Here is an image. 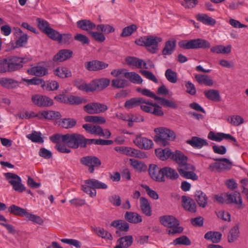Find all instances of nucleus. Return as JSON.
Here are the masks:
<instances>
[{
  "label": "nucleus",
  "mask_w": 248,
  "mask_h": 248,
  "mask_svg": "<svg viewBox=\"0 0 248 248\" xmlns=\"http://www.w3.org/2000/svg\"><path fill=\"white\" fill-rule=\"evenodd\" d=\"M239 230L238 225L233 226L230 231L228 235V241L230 243L233 242L239 237Z\"/></svg>",
  "instance_id": "46"
},
{
  "label": "nucleus",
  "mask_w": 248,
  "mask_h": 248,
  "mask_svg": "<svg viewBox=\"0 0 248 248\" xmlns=\"http://www.w3.org/2000/svg\"><path fill=\"white\" fill-rule=\"evenodd\" d=\"M31 61L27 58L10 56L5 58H0V73H11L20 71L24 64Z\"/></svg>",
  "instance_id": "2"
},
{
  "label": "nucleus",
  "mask_w": 248,
  "mask_h": 248,
  "mask_svg": "<svg viewBox=\"0 0 248 248\" xmlns=\"http://www.w3.org/2000/svg\"><path fill=\"white\" fill-rule=\"evenodd\" d=\"M208 138L211 140L218 142L222 141L223 139H226L236 142V140L234 137L230 134L223 133H217L216 134L213 131H210L208 135Z\"/></svg>",
  "instance_id": "16"
},
{
  "label": "nucleus",
  "mask_w": 248,
  "mask_h": 248,
  "mask_svg": "<svg viewBox=\"0 0 248 248\" xmlns=\"http://www.w3.org/2000/svg\"><path fill=\"white\" fill-rule=\"evenodd\" d=\"M134 143L140 149L144 150L151 149L154 145L152 140L140 136L136 137L134 140Z\"/></svg>",
  "instance_id": "15"
},
{
  "label": "nucleus",
  "mask_w": 248,
  "mask_h": 248,
  "mask_svg": "<svg viewBox=\"0 0 248 248\" xmlns=\"http://www.w3.org/2000/svg\"><path fill=\"white\" fill-rule=\"evenodd\" d=\"M182 205L186 211L191 213H195L197 211V205L193 199L186 196H182Z\"/></svg>",
  "instance_id": "13"
},
{
  "label": "nucleus",
  "mask_w": 248,
  "mask_h": 248,
  "mask_svg": "<svg viewBox=\"0 0 248 248\" xmlns=\"http://www.w3.org/2000/svg\"><path fill=\"white\" fill-rule=\"evenodd\" d=\"M129 81L120 77L111 81V85L117 89L123 88L129 85Z\"/></svg>",
  "instance_id": "41"
},
{
  "label": "nucleus",
  "mask_w": 248,
  "mask_h": 248,
  "mask_svg": "<svg viewBox=\"0 0 248 248\" xmlns=\"http://www.w3.org/2000/svg\"><path fill=\"white\" fill-rule=\"evenodd\" d=\"M78 28L81 30L86 31L88 34L90 32L96 28V25L90 20L82 19L77 22Z\"/></svg>",
  "instance_id": "18"
},
{
  "label": "nucleus",
  "mask_w": 248,
  "mask_h": 248,
  "mask_svg": "<svg viewBox=\"0 0 248 248\" xmlns=\"http://www.w3.org/2000/svg\"><path fill=\"white\" fill-rule=\"evenodd\" d=\"M96 29L105 33L108 34L115 31L114 28L108 24H100L96 26Z\"/></svg>",
  "instance_id": "64"
},
{
  "label": "nucleus",
  "mask_w": 248,
  "mask_h": 248,
  "mask_svg": "<svg viewBox=\"0 0 248 248\" xmlns=\"http://www.w3.org/2000/svg\"><path fill=\"white\" fill-rule=\"evenodd\" d=\"M141 93L144 95L153 98L155 100L158 101L159 104L164 107L174 109L177 108L178 107L177 104L174 102L165 98L157 96L147 89L142 90Z\"/></svg>",
  "instance_id": "8"
},
{
  "label": "nucleus",
  "mask_w": 248,
  "mask_h": 248,
  "mask_svg": "<svg viewBox=\"0 0 248 248\" xmlns=\"http://www.w3.org/2000/svg\"><path fill=\"white\" fill-rule=\"evenodd\" d=\"M124 77L130 81L135 84H141L143 81L140 76L134 72H124Z\"/></svg>",
  "instance_id": "38"
},
{
  "label": "nucleus",
  "mask_w": 248,
  "mask_h": 248,
  "mask_svg": "<svg viewBox=\"0 0 248 248\" xmlns=\"http://www.w3.org/2000/svg\"><path fill=\"white\" fill-rule=\"evenodd\" d=\"M27 72L32 76L43 77L48 74V69L42 66H35L29 69Z\"/></svg>",
  "instance_id": "22"
},
{
  "label": "nucleus",
  "mask_w": 248,
  "mask_h": 248,
  "mask_svg": "<svg viewBox=\"0 0 248 248\" xmlns=\"http://www.w3.org/2000/svg\"><path fill=\"white\" fill-rule=\"evenodd\" d=\"M231 48L232 46L230 45L226 46L222 45H217L212 47L210 49V51L215 54H228L231 52Z\"/></svg>",
  "instance_id": "32"
},
{
  "label": "nucleus",
  "mask_w": 248,
  "mask_h": 248,
  "mask_svg": "<svg viewBox=\"0 0 248 248\" xmlns=\"http://www.w3.org/2000/svg\"><path fill=\"white\" fill-rule=\"evenodd\" d=\"M73 41L72 36L71 34H60V37L58 40L60 44L68 45Z\"/></svg>",
  "instance_id": "56"
},
{
  "label": "nucleus",
  "mask_w": 248,
  "mask_h": 248,
  "mask_svg": "<svg viewBox=\"0 0 248 248\" xmlns=\"http://www.w3.org/2000/svg\"><path fill=\"white\" fill-rule=\"evenodd\" d=\"M194 198L200 207L205 208L208 203V197L203 192L197 190L195 193Z\"/></svg>",
  "instance_id": "21"
},
{
  "label": "nucleus",
  "mask_w": 248,
  "mask_h": 248,
  "mask_svg": "<svg viewBox=\"0 0 248 248\" xmlns=\"http://www.w3.org/2000/svg\"><path fill=\"white\" fill-rule=\"evenodd\" d=\"M94 91L102 90L108 86L110 80L108 78H100L92 81Z\"/></svg>",
  "instance_id": "27"
},
{
  "label": "nucleus",
  "mask_w": 248,
  "mask_h": 248,
  "mask_svg": "<svg viewBox=\"0 0 248 248\" xmlns=\"http://www.w3.org/2000/svg\"><path fill=\"white\" fill-rule=\"evenodd\" d=\"M39 119H45L46 120H58L62 115L58 111L53 110H43L39 112Z\"/></svg>",
  "instance_id": "20"
},
{
  "label": "nucleus",
  "mask_w": 248,
  "mask_h": 248,
  "mask_svg": "<svg viewBox=\"0 0 248 248\" xmlns=\"http://www.w3.org/2000/svg\"><path fill=\"white\" fill-rule=\"evenodd\" d=\"M205 96L208 99L215 102L220 101V96L218 90L210 89L204 91Z\"/></svg>",
  "instance_id": "37"
},
{
  "label": "nucleus",
  "mask_w": 248,
  "mask_h": 248,
  "mask_svg": "<svg viewBox=\"0 0 248 248\" xmlns=\"http://www.w3.org/2000/svg\"><path fill=\"white\" fill-rule=\"evenodd\" d=\"M77 121L72 118H64L59 122V125L66 129L72 128L75 126Z\"/></svg>",
  "instance_id": "47"
},
{
  "label": "nucleus",
  "mask_w": 248,
  "mask_h": 248,
  "mask_svg": "<svg viewBox=\"0 0 248 248\" xmlns=\"http://www.w3.org/2000/svg\"><path fill=\"white\" fill-rule=\"evenodd\" d=\"M8 212L11 214L16 216H25L27 213L26 209L22 208L18 206L13 204L8 208Z\"/></svg>",
  "instance_id": "43"
},
{
  "label": "nucleus",
  "mask_w": 248,
  "mask_h": 248,
  "mask_svg": "<svg viewBox=\"0 0 248 248\" xmlns=\"http://www.w3.org/2000/svg\"><path fill=\"white\" fill-rule=\"evenodd\" d=\"M159 221L164 226L170 228L167 230L169 234L180 233L183 231V228L180 226L179 220L170 215H165L159 217Z\"/></svg>",
  "instance_id": "4"
},
{
  "label": "nucleus",
  "mask_w": 248,
  "mask_h": 248,
  "mask_svg": "<svg viewBox=\"0 0 248 248\" xmlns=\"http://www.w3.org/2000/svg\"><path fill=\"white\" fill-rule=\"evenodd\" d=\"M144 102L143 97H134L125 101L124 106L126 108L130 109L140 106Z\"/></svg>",
  "instance_id": "30"
},
{
  "label": "nucleus",
  "mask_w": 248,
  "mask_h": 248,
  "mask_svg": "<svg viewBox=\"0 0 248 248\" xmlns=\"http://www.w3.org/2000/svg\"><path fill=\"white\" fill-rule=\"evenodd\" d=\"M16 34L19 36L16 41V47H19L23 46L28 42V36L27 34L23 33L22 30L20 29L17 30Z\"/></svg>",
  "instance_id": "35"
},
{
  "label": "nucleus",
  "mask_w": 248,
  "mask_h": 248,
  "mask_svg": "<svg viewBox=\"0 0 248 248\" xmlns=\"http://www.w3.org/2000/svg\"><path fill=\"white\" fill-rule=\"evenodd\" d=\"M131 166L137 171L139 172L146 171L147 170V166L142 161L133 159L130 158L129 159Z\"/></svg>",
  "instance_id": "34"
},
{
  "label": "nucleus",
  "mask_w": 248,
  "mask_h": 248,
  "mask_svg": "<svg viewBox=\"0 0 248 248\" xmlns=\"http://www.w3.org/2000/svg\"><path fill=\"white\" fill-rule=\"evenodd\" d=\"M162 41V39L156 36H146L145 40L146 47L148 51L152 53H155L158 49V43Z\"/></svg>",
  "instance_id": "11"
},
{
  "label": "nucleus",
  "mask_w": 248,
  "mask_h": 248,
  "mask_svg": "<svg viewBox=\"0 0 248 248\" xmlns=\"http://www.w3.org/2000/svg\"><path fill=\"white\" fill-rule=\"evenodd\" d=\"M73 52L72 50L67 49L60 50L53 58L55 62H62L71 58Z\"/></svg>",
  "instance_id": "17"
},
{
  "label": "nucleus",
  "mask_w": 248,
  "mask_h": 248,
  "mask_svg": "<svg viewBox=\"0 0 248 248\" xmlns=\"http://www.w3.org/2000/svg\"><path fill=\"white\" fill-rule=\"evenodd\" d=\"M155 153L158 158L162 161H165L169 158H171L172 152L169 148L162 149L158 148L155 150Z\"/></svg>",
  "instance_id": "29"
},
{
  "label": "nucleus",
  "mask_w": 248,
  "mask_h": 248,
  "mask_svg": "<svg viewBox=\"0 0 248 248\" xmlns=\"http://www.w3.org/2000/svg\"><path fill=\"white\" fill-rule=\"evenodd\" d=\"M84 120L87 122L98 124H103L106 122V120L104 117L98 116H87L84 117Z\"/></svg>",
  "instance_id": "54"
},
{
  "label": "nucleus",
  "mask_w": 248,
  "mask_h": 248,
  "mask_svg": "<svg viewBox=\"0 0 248 248\" xmlns=\"http://www.w3.org/2000/svg\"><path fill=\"white\" fill-rule=\"evenodd\" d=\"M196 18L198 21L207 25L214 26L216 23V21L214 19L209 16L206 14H199L197 15Z\"/></svg>",
  "instance_id": "40"
},
{
  "label": "nucleus",
  "mask_w": 248,
  "mask_h": 248,
  "mask_svg": "<svg viewBox=\"0 0 248 248\" xmlns=\"http://www.w3.org/2000/svg\"><path fill=\"white\" fill-rule=\"evenodd\" d=\"M117 242L122 245L123 248H127L130 247L133 242L132 235H126L119 238Z\"/></svg>",
  "instance_id": "52"
},
{
  "label": "nucleus",
  "mask_w": 248,
  "mask_h": 248,
  "mask_svg": "<svg viewBox=\"0 0 248 248\" xmlns=\"http://www.w3.org/2000/svg\"><path fill=\"white\" fill-rule=\"evenodd\" d=\"M124 218L129 222L134 224L142 221L141 217L135 212H126L124 214Z\"/></svg>",
  "instance_id": "33"
},
{
  "label": "nucleus",
  "mask_w": 248,
  "mask_h": 248,
  "mask_svg": "<svg viewBox=\"0 0 248 248\" xmlns=\"http://www.w3.org/2000/svg\"><path fill=\"white\" fill-rule=\"evenodd\" d=\"M170 158L178 164L177 170L182 177L193 181L198 179V176L194 172L195 167L190 164L187 163V157L182 152L176 150L172 152Z\"/></svg>",
  "instance_id": "1"
},
{
  "label": "nucleus",
  "mask_w": 248,
  "mask_h": 248,
  "mask_svg": "<svg viewBox=\"0 0 248 248\" xmlns=\"http://www.w3.org/2000/svg\"><path fill=\"white\" fill-rule=\"evenodd\" d=\"M195 78L200 84H204L206 86H212L213 85V80L207 75L197 74Z\"/></svg>",
  "instance_id": "42"
},
{
  "label": "nucleus",
  "mask_w": 248,
  "mask_h": 248,
  "mask_svg": "<svg viewBox=\"0 0 248 248\" xmlns=\"http://www.w3.org/2000/svg\"><path fill=\"white\" fill-rule=\"evenodd\" d=\"M80 161L83 165L89 167V171L93 173L94 168L99 167L101 165V160L95 156H86L80 158Z\"/></svg>",
  "instance_id": "9"
},
{
  "label": "nucleus",
  "mask_w": 248,
  "mask_h": 248,
  "mask_svg": "<svg viewBox=\"0 0 248 248\" xmlns=\"http://www.w3.org/2000/svg\"><path fill=\"white\" fill-rule=\"evenodd\" d=\"M13 178L16 179V180L10 182V185L15 191L18 192H22L26 190V187L22 184V180L20 177L18 178L16 177Z\"/></svg>",
  "instance_id": "45"
},
{
  "label": "nucleus",
  "mask_w": 248,
  "mask_h": 248,
  "mask_svg": "<svg viewBox=\"0 0 248 248\" xmlns=\"http://www.w3.org/2000/svg\"><path fill=\"white\" fill-rule=\"evenodd\" d=\"M86 139L78 133L66 134L65 144L69 148L78 149L79 147L85 148Z\"/></svg>",
  "instance_id": "7"
},
{
  "label": "nucleus",
  "mask_w": 248,
  "mask_h": 248,
  "mask_svg": "<svg viewBox=\"0 0 248 248\" xmlns=\"http://www.w3.org/2000/svg\"><path fill=\"white\" fill-rule=\"evenodd\" d=\"M66 137V134H56L51 136L50 140L52 142L57 144H60V142H63L65 144Z\"/></svg>",
  "instance_id": "62"
},
{
  "label": "nucleus",
  "mask_w": 248,
  "mask_h": 248,
  "mask_svg": "<svg viewBox=\"0 0 248 248\" xmlns=\"http://www.w3.org/2000/svg\"><path fill=\"white\" fill-rule=\"evenodd\" d=\"M213 159L216 161H219L220 172L230 170L232 168V163L227 158H213Z\"/></svg>",
  "instance_id": "36"
},
{
  "label": "nucleus",
  "mask_w": 248,
  "mask_h": 248,
  "mask_svg": "<svg viewBox=\"0 0 248 248\" xmlns=\"http://www.w3.org/2000/svg\"><path fill=\"white\" fill-rule=\"evenodd\" d=\"M191 241L186 235H182L174 239L172 243L175 246L176 245H185L189 246L191 245Z\"/></svg>",
  "instance_id": "50"
},
{
  "label": "nucleus",
  "mask_w": 248,
  "mask_h": 248,
  "mask_svg": "<svg viewBox=\"0 0 248 248\" xmlns=\"http://www.w3.org/2000/svg\"><path fill=\"white\" fill-rule=\"evenodd\" d=\"M93 231L99 237L108 240H112L113 237L110 233L106 231L104 228L101 227H95Z\"/></svg>",
  "instance_id": "44"
},
{
  "label": "nucleus",
  "mask_w": 248,
  "mask_h": 248,
  "mask_svg": "<svg viewBox=\"0 0 248 248\" xmlns=\"http://www.w3.org/2000/svg\"><path fill=\"white\" fill-rule=\"evenodd\" d=\"M25 217L27 220L31 221L39 225H43L44 223L43 219L39 216L27 212L26 214H25Z\"/></svg>",
  "instance_id": "61"
},
{
  "label": "nucleus",
  "mask_w": 248,
  "mask_h": 248,
  "mask_svg": "<svg viewBox=\"0 0 248 248\" xmlns=\"http://www.w3.org/2000/svg\"><path fill=\"white\" fill-rule=\"evenodd\" d=\"M31 101L36 106L39 107H48L53 104V101L50 98L40 94L33 95Z\"/></svg>",
  "instance_id": "10"
},
{
  "label": "nucleus",
  "mask_w": 248,
  "mask_h": 248,
  "mask_svg": "<svg viewBox=\"0 0 248 248\" xmlns=\"http://www.w3.org/2000/svg\"><path fill=\"white\" fill-rule=\"evenodd\" d=\"M140 207L143 214L148 217L152 215L151 207L146 198L144 197H141L140 198Z\"/></svg>",
  "instance_id": "26"
},
{
  "label": "nucleus",
  "mask_w": 248,
  "mask_h": 248,
  "mask_svg": "<svg viewBox=\"0 0 248 248\" xmlns=\"http://www.w3.org/2000/svg\"><path fill=\"white\" fill-rule=\"evenodd\" d=\"M149 173L152 179L158 182H164L166 179L163 177L162 168H159L155 164H151L149 168Z\"/></svg>",
  "instance_id": "12"
},
{
  "label": "nucleus",
  "mask_w": 248,
  "mask_h": 248,
  "mask_svg": "<svg viewBox=\"0 0 248 248\" xmlns=\"http://www.w3.org/2000/svg\"><path fill=\"white\" fill-rule=\"evenodd\" d=\"M53 74L61 78H68L72 76L71 71L67 68L63 66H59L54 69Z\"/></svg>",
  "instance_id": "25"
},
{
  "label": "nucleus",
  "mask_w": 248,
  "mask_h": 248,
  "mask_svg": "<svg viewBox=\"0 0 248 248\" xmlns=\"http://www.w3.org/2000/svg\"><path fill=\"white\" fill-rule=\"evenodd\" d=\"M42 87L44 90L46 91H54L57 90L59 87V84L56 81H51L46 83L44 81V83L42 85Z\"/></svg>",
  "instance_id": "58"
},
{
  "label": "nucleus",
  "mask_w": 248,
  "mask_h": 248,
  "mask_svg": "<svg viewBox=\"0 0 248 248\" xmlns=\"http://www.w3.org/2000/svg\"><path fill=\"white\" fill-rule=\"evenodd\" d=\"M149 110L147 113L152 114L157 116H162L164 115V112L162 110L161 107L158 104H154L153 106H150Z\"/></svg>",
  "instance_id": "59"
},
{
  "label": "nucleus",
  "mask_w": 248,
  "mask_h": 248,
  "mask_svg": "<svg viewBox=\"0 0 248 248\" xmlns=\"http://www.w3.org/2000/svg\"><path fill=\"white\" fill-rule=\"evenodd\" d=\"M36 21L38 28L45 33L51 28L49 23L43 19L38 18Z\"/></svg>",
  "instance_id": "57"
},
{
  "label": "nucleus",
  "mask_w": 248,
  "mask_h": 248,
  "mask_svg": "<svg viewBox=\"0 0 248 248\" xmlns=\"http://www.w3.org/2000/svg\"><path fill=\"white\" fill-rule=\"evenodd\" d=\"M222 234L218 232L209 231L204 234V238L213 243H219L221 239Z\"/></svg>",
  "instance_id": "28"
},
{
  "label": "nucleus",
  "mask_w": 248,
  "mask_h": 248,
  "mask_svg": "<svg viewBox=\"0 0 248 248\" xmlns=\"http://www.w3.org/2000/svg\"><path fill=\"white\" fill-rule=\"evenodd\" d=\"M111 226L119 229L121 231L127 232L129 226L128 223L124 220H115L111 222Z\"/></svg>",
  "instance_id": "39"
},
{
  "label": "nucleus",
  "mask_w": 248,
  "mask_h": 248,
  "mask_svg": "<svg viewBox=\"0 0 248 248\" xmlns=\"http://www.w3.org/2000/svg\"><path fill=\"white\" fill-rule=\"evenodd\" d=\"M19 82L11 78H0V85L7 89H15L18 86Z\"/></svg>",
  "instance_id": "23"
},
{
  "label": "nucleus",
  "mask_w": 248,
  "mask_h": 248,
  "mask_svg": "<svg viewBox=\"0 0 248 248\" xmlns=\"http://www.w3.org/2000/svg\"><path fill=\"white\" fill-rule=\"evenodd\" d=\"M163 177L171 180H176L179 177V174L175 169L169 167H165L162 168Z\"/></svg>",
  "instance_id": "24"
},
{
  "label": "nucleus",
  "mask_w": 248,
  "mask_h": 248,
  "mask_svg": "<svg viewBox=\"0 0 248 248\" xmlns=\"http://www.w3.org/2000/svg\"><path fill=\"white\" fill-rule=\"evenodd\" d=\"M186 142L196 149H201L204 146L209 145L206 140L196 136L192 137L190 140H186Z\"/></svg>",
  "instance_id": "19"
},
{
  "label": "nucleus",
  "mask_w": 248,
  "mask_h": 248,
  "mask_svg": "<svg viewBox=\"0 0 248 248\" xmlns=\"http://www.w3.org/2000/svg\"><path fill=\"white\" fill-rule=\"evenodd\" d=\"M227 121L234 126H238L244 123V119L239 115H233L228 118Z\"/></svg>",
  "instance_id": "63"
},
{
  "label": "nucleus",
  "mask_w": 248,
  "mask_h": 248,
  "mask_svg": "<svg viewBox=\"0 0 248 248\" xmlns=\"http://www.w3.org/2000/svg\"><path fill=\"white\" fill-rule=\"evenodd\" d=\"M176 41L175 39H172L167 41L164 48L162 50V54L164 55H169L171 54L176 47Z\"/></svg>",
  "instance_id": "31"
},
{
  "label": "nucleus",
  "mask_w": 248,
  "mask_h": 248,
  "mask_svg": "<svg viewBox=\"0 0 248 248\" xmlns=\"http://www.w3.org/2000/svg\"><path fill=\"white\" fill-rule=\"evenodd\" d=\"M178 45L181 48L186 49H205L211 46L210 43L208 41L202 38L181 41Z\"/></svg>",
  "instance_id": "6"
},
{
  "label": "nucleus",
  "mask_w": 248,
  "mask_h": 248,
  "mask_svg": "<svg viewBox=\"0 0 248 248\" xmlns=\"http://www.w3.org/2000/svg\"><path fill=\"white\" fill-rule=\"evenodd\" d=\"M125 61L130 66H134L136 67L141 69L142 60L134 57H127L125 58Z\"/></svg>",
  "instance_id": "48"
},
{
  "label": "nucleus",
  "mask_w": 248,
  "mask_h": 248,
  "mask_svg": "<svg viewBox=\"0 0 248 248\" xmlns=\"http://www.w3.org/2000/svg\"><path fill=\"white\" fill-rule=\"evenodd\" d=\"M27 137L33 142L40 143L44 142V140L41 137V133L40 132L33 131L31 134L28 135Z\"/></svg>",
  "instance_id": "53"
},
{
  "label": "nucleus",
  "mask_w": 248,
  "mask_h": 248,
  "mask_svg": "<svg viewBox=\"0 0 248 248\" xmlns=\"http://www.w3.org/2000/svg\"><path fill=\"white\" fill-rule=\"evenodd\" d=\"M156 135L154 140L160 146H166L169 144V141L173 140L176 138L175 133L170 129L159 127L154 129Z\"/></svg>",
  "instance_id": "3"
},
{
  "label": "nucleus",
  "mask_w": 248,
  "mask_h": 248,
  "mask_svg": "<svg viewBox=\"0 0 248 248\" xmlns=\"http://www.w3.org/2000/svg\"><path fill=\"white\" fill-rule=\"evenodd\" d=\"M137 26L135 24H132L127 26L123 29L120 36L123 37L129 36L137 31Z\"/></svg>",
  "instance_id": "51"
},
{
  "label": "nucleus",
  "mask_w": 248,
  "mask_h": 248,
  "mask_svg": "<svg viewBox=\"0 0 248 248\" xmlns=\"http://www.w3.org/2000/svg\"><path fill=\"white\" fill-rule=\"evenodd\" d=\"M87 144H94L96 145H110L113 143V141L111 140H105L102 139H87L86 141Z\"/></svg>",
  "instance_id": "55"
},
{
  "label": "nucleus",
  "mask_w": 248,
  "mask_h": 248,
  "mask_svg": "<svg viewBox=\"0 0 248 248\" xmlns=\"http://www.w3.org/2000/svg\"><path fill=\"white\" fill-rule=\"evenodd\" d=\"M67 104L72 105H78L86 102V100L81 97L71 95L67 97Z\"/></svg>",
  "instance_id": "49"
},
{
  "label": "nucleus",
  "mask_w": 248,
  "mask_h": 248,
  "mask_svg": "<svg viewBox=\"0 0 248 248\" xmlns=\"http://www.w3.org/2000/svg\"><path fill=\"white\" fill-rule=\"evenodd\" d=\"M108 64L97 60L92 61L85 63V68L90 71H97L105 69Z\"/></svg>",
  "instance_id": "14"
},
{
  "label": "nucleus",
  "mask_w": 248,
  "mask_h": 248,
  "mask_svg": "<svg viewBox=\"0 0 248 248\" xmlns=\"http://www.w3.org/2000/svg\"><path fill=\"white\" fill-rule=\"evenodd\" d=\"M166 78L171 83H175L177 81V74L171 69H168L165 72Z\"/></svg>",
  "instance_id": "60"
},
{
  "label": "nucleus",
  "mask_w": 248,
  "mask_h": 248,
  "mask_svg": "<svg viewBox=\"0 0 248 248\" xmlns=\"http://www.w3.org/2000/svg\"><path fill=\"white\" fill-rule=\"evenodd\" d=\"M84 184L81 186L82 190L92 197L96 196L95 189H106L108 187L106 184L93 178L85 180Z\"/></svg>",
  "instance_id": "5"
}]
</instances>
